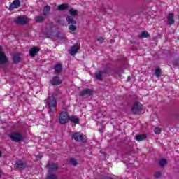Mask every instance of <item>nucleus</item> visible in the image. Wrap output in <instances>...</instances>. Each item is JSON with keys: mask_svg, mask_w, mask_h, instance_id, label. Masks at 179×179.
Segmentation results:
<instances>
[{"mask_svg": "<svg viewBox=\"0 0 179 179\" xmlns=\"http://www.w3.org/2000/svg\"><path fill=\"white\" fill-rule=\"evenodd\" d=\"M19 8H20V1L19 0H14L13 3L9 6L10 10L19 9Z\"/></svg>", "mask_w": 179, "mask_h": 179, "instance_id": "9b49d317", "label": "nucleus"}, {"mask_svg": "<svg viewBox=\"0 0 179 179\" xmlns=\"http://www.w3.org/2000/svg\"><path fill=\"white\" fill-rule=\"evenodd\" d=\"M38 52H40V49L36 46H34L29 50V55H30V57H34L36 55H37Z\"/></svg>", "mask_w": 179, "mask_h": 179, "instance_id": "4468645a", "label": "nucleus"}, {"mask_svg": "<svg viewBox=\"0 0 179 179\" xmlns=\"http://www.w3.org/2000/svg\"><path fill=\"white\" fill-rule=\"evenodd\" d=\"M50 12H51V7L48 5L45 6L43 10V15L44 16H48V15H50Z\"/></svg>", "mask_w": 179, "mask_h": 179, "instance_id": "2eb2a0df", "label": "nucleus"}, {"mask_svg": "<svg viewBox=\"0 0 179 179\" xmlns=\"http://www.w3.org/2000/svg\"><path fill=\"white\" fill-rule=\"evenodd\" d=\"M50 82L52 86H58L61 85V83H62V80L59 79V77L58 76H53Z\"/></svg>", "mask_w": 179, "mask_h": 179, "instance_id": "0eeeda50", "label": "nucleus"}, {"mask_svg": "<svg viewBox=\"0 0 179 179\" xmlns=\"http://www.w3.org/2000/svg\"><path fill=\"white\" fill-rule=\"evenodd\" d=\"M79 50H80V46L79 45V44L76 43L74 45H73L71 48L69 52H70L71 55H76V54L78 53V51H79Z\"/></svg>", "mask_w": 179, "mask_h": 179, "instance_id": "1a4fd4ad", "label": "nucleus"}, {"mask_svg": "<svg viewBox=\"0 0 179 179\" xmlns=\"http://www.w3.org/2000/svg\"><path fill=\"white\" fill-rule=\"evenodd\" d=\"M168 24H174V15L173 13H170L168 15Z\"/></svg>", "mask_w": 179, "mask_h": 179, "instance_id": "aec40b11", "label": "nucleus"}, {"mask_svg": "<svg viewBox=\"0 0 179 179\" xmlns=\"http://www.w3.org/2000/svg\"><path fill=\"white\" fill-rule=\"evenodd\" d=\"M69 162L73 166H78V161L75 158H70Z\"/></svg>", "mask_w": 179, "mask_h": 179, "instance_id": "c756f323", "label": "nucleus"}, {"mask_svg": "<svg viewBox=\"0 0 179 179\" xmlns=\"http://www.w3.org/2000/svg\"><path fill=\"white\" fill-rule=\"evenodd\" d=\"M128 80L129 82V80H131V77L130 76H128Z\"/></svg>", "mask_w": 179, "mask_h": 179, "instance_id": "e433bc0d", "label": "nucleus"}, {"mask_svg": "<svg viewBox=\"0 0 179 179\" xmlns=\"http://www.w3.org/2000/svg\"><path fill=\"white\" fill-rule=\"evenodd\" d=\"M166 164H167V160L162 159L159 161V166H161V167H164Z\"/></svg>", "mask_w": 179, "mask_h": 179, "instance_id": "7c9ffc66", "label": "nucleus"}, {"mask_svg": "<svg viewBox=\"0 0 179 179\" xmlns=\"http://www.w3.org/2000/svg\"><path fill=\"white\" fill-rule=\"evenodd\" d=\"M155 75L156 78H160V76H162V69L160 68H157L155 71Z\"/></svg>", "mask_w": 179, "mask_h": 179, "instance_id": "a878e982", "label": "nucleus"}, {"mask_svg": "<svg viewBox=\"0 0 179 179\" xmlns=\"http://www.w3.org/2000/svg\"><path fill=\"white\" fill-rule=\"evenodd\" d=\"M102 72V73H105V75L110 73V72L111 71V69H110V67H106L103 69V71H101Z\"/></svg>", "mask_w": 179, "mask_h": 179, "instance_id": "c85d7f7f", "label": "nucleus"}, {"mask_svg": "<svg viewBox=\"0 0 179 179\" xmlns=\"http://www.w3.org/2000/svg\"><path fill=\"white\" fill-rule=\"evenodd\" d=\"M13 142H22L23 141V134L20 132H12L8 135Z\"/></svg>", "mask_w": 179, "mask_h": 179, "instance_id": "20e7f679", "label": "nucleus"}, {"mask_svg": "<svg viewBox=\"0 0 179 179\" xmlns=\"http://www.w3.org/2000/svg\"><path fill=\"white\" fill-rule=\"evenodd\" d=\"M15 166L17 169H19L20 170H24V169L27 167V163L24 162L22 160H19L15 163Z\"/></svg>", "mask_w": 179, "mask_h": 179, "instance_id": "f8f14e48", "label": "nucleus"}, {"mask_svg": "<svg viewBox=\"0 0 179 179\" xmlns=\"http://www.w3.org/2000/svg\"><path fill=\"white\" fill-rule=\"evenodd\" d=\"M72 141H76V142H82V143H86L87 139L83 133L75 132L71 136Z\"/></svg>", "mask_w": 179, "mask_h": 179, "instance_id": "f03ea898", "label": "nucleus"}, {"mask_svg": "<svg viewBox=\"0 0 179 179\" xmlns=\"http://www.w3.org/2000/svg\"><path fill=\"white\" fill-rule=\"evenodd\" d=\"M2 51V46H0V64H6L8 62V58H6V55Z\"/></svg>", "mask_w": 179, "mask_h": 179, "instance_id": "ddd939ff", "label": "nucleus"}, {"mask_svg": "<svg viewBox=\"0 0 179 179\" xmlns=\"http://www.w3.org/2000/svg\"><path fill=\"white\" fill-rule=\"evenodd\" d=\"M55 73H61L62 72V64H57L54 66Z\"/></svg>", "mask_w": 179, "mask_h": 179, "instance_id": "6ab92c4d", "label": "nucleus"}, {"mask_svg": "<svg viewBox=\"0 0 179 179\" xmlns=\"http://www.w3.org/2000/svg\"><path fill=\"white\" fill-rule=\"evenodd\" d=\"M45 103L47 104L48 108L49 109L50 117L54 118V113L57 110V99L55 97H54V96H49L45 100Z\"/></svg>", "mask_w": 179, "mask_h": 179, "instance_id": "f257e3e1", "label": "nucleus"}, {"mask_svg": "<svg viewBox=\"0 0 179 179\" xmlns=\"http://www.w3.org/2000/svg\"><path fill=\"white\" fill-rule=\"evenodd\" d=\"M69 122V113L66 111H62L59 113V122L62 125H65Z\"/></svg>", "mask_w": 179, "mask_h": 179, "instance_id": "7ed1b4c3", "label": "nucleus"}, {"mask_svg": "<svg viewBox=\"0 0 179 179\" xmlns=\"http://www.w3.org/2000/svg\"><path fill=\"white\" fill-rule=\"evenodd\" d=\"M69 121H71V122H73V124H79V118H78L76 116H69Z\"/></svg>", "mask_w": 179, "mask_h": 179, "instance_id": "412c9836", "label": "nucleus"}, {"mask_svg": "<svg viewBox=\"0 0 179 179\" xmlns=\"http://www.w3.org/2000/svg\"><path fill=\"white\" fill-rule=\"evenodd\" d=\"M66 20L69 24H76V20L73 19L72 15H68L66 17Z\"/></svg>", "mask_w": 179, "mask_h": 179, "instance_id": "f3484780", "label": "nucleus"}, {"mask_svg": "<svg viewBox=\"0 0 179 179\" xmlns=\"http://www.w3.org/2000/svg\"><path fill=\"white\" fill-rule=\"evenodd\" d=\"M69 15H71V16H78V10L71 8L69 10Z\"/></svg>", "mask_w": 179, "mask_h": 179, "instance_id": "b1692460", "label": "nucleus"}, {"mask_svg": "<svg viewBox=\"0 0 179 179\" xmlns=\"http://www.w3.org/2000/svg\"><path fill=\"white\" fill-rule=\"evenodd\" d=\"M14 22L16 24H27V18L24 16H18L14 20Z\"/></svg>", "mask_w": 179, "mask_h": 179, "instance_id": "423d86ee", "label": "nucleus"}, {"mask_svg": "<svg viewBox=\"0 0 179 179\" xmlns=\"http://www.w3.org/2000/svg\"><path fill=\"white\" fill-rule=\"evenodd\" d=\"M36 22L38 23H41V22H44V17L43 16H36Z\"/></svg>", "mask_w": 179, "mask_h": 179, "instance_id": "cd10ccee", "label": "nucleus"}, {"mask_svg": "<svg viewBox=\"0 0 179 179\" xmlns=\"http://www.w3.org/2000/svg\"><path fill=\"white\" fill-rule=\"evenodd\" d=\"M93 90L89 88L83 90L80 93L78 94L79 97H83V96H93Z\"/></svg>", "mask_w": 179, "mask_h": 179, "instance_id": "6e6552de", "label": "nucleus"}, {"mask_svg": "<svg viewBox=\"0 0 179 179\" xmlns=\"http://www.w3.org/2000/svg\"><path fill=\"white\" fill-rule=\"evenodd\" d=\"M142 108H143V106L141 104V103L134 102L133 107L131 108V113H133L134 115H139L142 113Z\"/></svg>", "mask_w": 179, "mask_h": 179, "instance_id": "39448f33", "label": "nucleus"}, {"mask_svg": "<svg viewBox=\"0 0 179 179\" xmlns=\"http://www.w3.org/2000/svg\"><path fill=\"white\" fill-rule=\"evenodd\" d=\"M2 157V151L0 150V157Z\"/></svg>", "mask_w": 179, "mask_h": 179, "instance_id": "c9c22d12", "label": "nucleus"}, {"mask_svg": "<svg viewBox=\"0 0 179 179\" xmlns=\"http://www.w3.org/2000/svg\"><path fill=\"white\" fill-rule=\"evenodd\" d=\"M60 40H64V36L60 37Z\"/></svg>", "mask_w": 179, "mask_h": 179, "instance_id": "4c0bfd02", "label": "nucleus"}, {"mask_svg": "<svg viewBox=\"0 0 179 179\" xmlns=\"http://www.w3.org/2000/svg\"><path fill=\"white\" fill-rule=\"evenodd\" d=\"M162 176V173L161 172H156L155 173V177L156 178H160Z\"/></svg>", "mask_w": 179, "mask_h": 179, "instance_id": "72a5a7b5", "label": "nucleus"}, {"mask_svg": "<svg viewBox=\"0 0 179 179\" xmlns=\"http://www.w3.org/2000/svg\"><path fill=\"white\" fill-rule=\"evenodd\" d=\"M154 132L156 134H159L162 133V129H160V127H155L154 129Z\"/></svg>", "mask_w": 179, "mask_h": 179, "instance_id": "473e14b6", "label": "nucleus"}, {"mask_svg": "<svg viewBox=\"0 0 179 179\" xmlns=\"http://www.w3.org/2000/svg\"><path fill=\"white\" fill-rule=\"evenodd\" d=\"M149 37H150V35L146 31L141 32V34L139 35L140 38H148Z\"/></svg>", "mask_w": 179, "mask_h": 179, "instance_id": "5701e85b", "label": "nucleus"}, {"mask_svg": "<svg viewBox=\"0 0 179 179\" xmlns=\"http://www.w3.org/2000/svg\"><path fill=\"white\" fill-rule=\"evenodd\" d=\"M46 179H58V177L55 174L50 173L46 176Z\"/></svg>", "mask_w": 179, "mask_h": 179, "instance_id": "bb28decb", "label": "nucleus"}, {"mask_svg": "<svg viewBox=\"0 0 179 179\" xmlns=\"http://www.w3.org/2000/svg\"><path fill=\"white\" fill-rule=\"evenodd\" d=\"M22 58L20 57V53H15L13 57V61L14 64H19Z\"/></svg>", "mask_w": 179, "mask_h": 179, "instance_id": "dca6fc26", "label": "nucleus"}, {"mask_svg": "<svg viewBox=\"0 0 179 179\" xmlns=\"http://www.w3.org/2000/svg\"><path fill=\"white\" fill-rule=\"evenodd\" d=\"M46 167L48 169L50 173H52L53 171H57V170H58V164H47Z\"/></svg>", "mask_w": 179, "mask_h": 179, "instance_id": "9d476101", "label": "nucleus"}, {"mask_svg": "<svg viewBox=\"0 0 179 179\" xmlns=\"http://www.w3.org/2000/svg\"><path fill=\"white\" fill-rule=\"evenodd\" d=\"M75 24H71L69 26V30H71V31H76V26L74 25Z\"/></svg>", "mask_w": 179, "mask_h": 179, "instance_id": "2f4dec72", "label": "nucleus"}, {"mask_svg": "<svg viewBox=\"0 0 179 179\" xmlns=\"http://www.w3.org/2000/svg\"><path fill=\"white\" fill-rule=\"evenodd\" d=\"M0 178H1V175H0Z\"/></svg>", "mask_w": 179, "mask_h": 179, "instance_id": "ea45409f", "label": "nucleus"}, {"mask_svg": "<svg viewBox=\"0 0 179 179\" xmlns=\"http://www.w3.org/2000/svg\"><path fill=\"white\" fill-rule=\"evenodd\" d=\"M97 41L101 43V44L103 43V41H104V38H103V37H99L97 38Z\"/></svg>", "mask_w": 179, "mask_h": 179, "instance_id": "f704fd0d", "label": "nucleus"}, {"mask_svg": "<svg viewBox=\"0 0 179 179\" xmlns=\"http://www.w3.org/2000/svg\"><path fill=\"white\" fill-rule=\"evenodd\" d=\"M69 8V5L66 3L60 4L57 6L59 10H66Z\"/></svg>", "mask_w": 179, "mask_h": 179, "instance_id": "4be33fe9", "label": "nucleus"}, {"mask_svg": "<svg viewBox=\"0 0 179 179\" xmlns=\"http://www.w3.org/2000/svg\"><path fill=\"white\" fill-rule=\"evenodd\" d=\"M57 37H59V34H57Z\"/></svg>", "mask_w": 179, "mask_h": 179, "instance_id": "58836bf2", "label": "nucleus"}, {"mask_svg": "<svg viewBox=\"0 0 179 179\" xmlns=\"http://www.w3.org/2000/svg\"><path fill=\"white\" fill-rule=\"evenodd\" d=\"M147 138H148V136L145 134L136 135V139L138 142H141L142 141H145V139H147Z\"/></svg>", "mask_w": 179, "mask_h": 179, "instance_id": "a211bd4d", "label": "nucleus"}, {"mask_svg": "<svg viewBox=\"0 0 179 179\" xmlns=\"http://www.w3.org/2000/svg\"><path fill=\"white\" fill-rule=\"evenodd\" d=\"M95 78L98 79V80H103V72L99 71L98 73H95Z\"/></svg>", "mask_w": 179, "mask_h": 179, "instance_id": "393cba45", "label": "nucleus"}]
</instances>
